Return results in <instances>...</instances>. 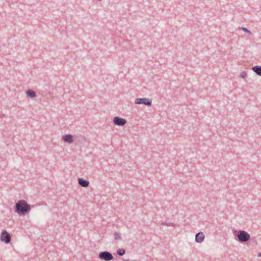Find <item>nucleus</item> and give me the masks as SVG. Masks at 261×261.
<instances>
[{"mask_svg":"<svg viewBox=\"0 0 261 261\" xmlns=\"http://www.w3.org/2000/svg\"><path fill=\"white\" fill-rule=\"evenodd\" d=\"M15 212L19 215H25L31 210V206L24 200H20L15 204Z\"/></svg>","mask_w":261,"mask_h":261,"instance_id":"1","label":"nucleus"},{"mask_svg":"<svg viewBox=\"0 0 261 261\" xmlns=\"http://www.w3.org/2000/svg\"><path fill=\"white\" fill-rule=\"evenodd\" d=\"M237 238L238 240L241 242H246L250 238V234L244 230H240L237 234Z\"/></svg>","mask_w":261,"mask_h":261,"instance_id":"2","label":"nucleus"},{"mask_svg":"<svg viewBox=\"0 0 261 261\" xmlns=\"http://www.w3.org/2000/svg\"><path fill=\"white\" fill-rule=\"evenodd\" d=\"M99 257L105 261H110L113 258V256L111 253L108 251L101 252L99 254Z\"/></svg>","mask_w":261,"mask_h":261,"instance_id":"3","label":"nucleus"},{"mask_svg":"<svg viewBox=\"0 0 261 261\" xmlns=\"http://www.w3.org/2000/svg\"><path fill=\"white\" fill-rule=\"evenodd\" d=\"M135 102L136 104H144L147 106H150L152 103V101L146 98H138L136 99Z\"/></svg>","mask_w":261,"mask_h":261,"instance_id":"4","label":"nucleus"},{"mask_svg":"<svg viewBox=\"0 0 261 261\" xmlns=\"http://www.w3.org/2000/svg\"><path fill=\"white\" fill-rule=\"evenodd\" d=\"M0 239L2 241H4L6 243L8 244L10 242L11 236L7 231L3 230L2 232Z\"/></svg>","mask_w":261,"mask_h":261,"instance_id":"5","label":"nucleus"},{"mask_svg":"<svg viewBox=\"0 0 261 261\" xmlns=\"http://www.w3.org/2000/svg\"><path fill=\"white\" fill-rule=\"evenodd\" d=\"M113 122L116 125L123 126L126 123L127 121L124 118L116 116L113 118Z\"/></svg>","mask_w":261,"mask_h":261,"instance_id":"6","label":"nucleus"},{"mask_svg":"<svg viewBox=\"0 0 261 261\" xmlns=\"http://www.w3.org/2000/svg\"><path fill=\"white\" fill-rule=\"evenodd\" d=\"M204 239V235L202 232H200L196 234L195 241L197 243H201Z\"/></svg>","mask_w":261,"mask_h":261,"instance_id":"7","label":"nucleus"},{"mask_svg":"<svg viewBox=\"0 0 261 261\" xmlns=\"http://www.w3.org/2000/svg\"><path fill=\"white\" fill-rule=\"evenodd\" d=\"M62 139L65 142L71 143L73 142V136L71 135H66L62 137Z\"/></svg>","mask_w":261,"mask_h":261,"instance_id":"8","label":"nucleus"},{"mask_svg":"<svg viewBox=\"0 0 261 261\" xmlns=\"http://www.w3.org/2000/svg\"><path fill=\"white\" fill-rule=\"evenodd\" d=\"M78 182L79 184L83 187H87L89 185L88 181L81 178L78 179Z\"/></svg>","mask_w":261,"mask_h":261,"instance_id":"9","label":"nucleus"},{"mask_svg":"<svg viewBox=\"0 0 261 261\" xmlns=\"http://www.w3.org/2000/svg\"><path fill=\"white\" fill-rule=\"evenodd\" d=\"M252 70L258 75L261 76V66H255L253 67Z\"/></svg>","mask_w":261,"mask_h":261,"instance_id":"10","label":"nucleus"},{"mask_svg":"<svg viewBox=\"0 0 261 261\" xmlns=\"http://www.w3.org/2000/svg\"><path fill=\"white\" fill-rule=\"evenodd\" d=\"M27 96L31 98H34L36 96L35 92L31 90H29L27 92Z\"/></svg>","mask_w":261,"mask_h":261,"instance_id":"11","label":"nucleus"},{"mask_svg":"<svg viewBox=\"0 0 261 261\" xmlns=\"http://www.w3.org/2000/svg\"><path fill=\"white\" fill-rule=\"evenodd\" d=\"M117 253L119 255L122 256L125 254V251L123 249H119L117 250Z\"/></svg>","mask_w":261,"mask_h":261,"instance_id":"12","label":"nucleus"},{"mask_svg":"<svg viewBox=\"0 0 261 261\" xmlns=\"http://www.w3.org/2000/svg\"><path fill=\"white\" fill-rule=\"evenodd\" d=\"M115 239L116 240L121 239L120 233L118 232H115L114 234Z\"/></svg>","mask_w":261,"mask_h":261,"instance_id":"13","label":"nucleus"},{"mask_svg":"<svg viewBox=\"0 0 261 261\" xmlns=\"http://www.w3.org/2000/svg\"><path fill=\"white\" fill-rule=\"evenodd\" d=\"M242 30L243 31H244V32H246V33H248L249 34H251V32L249 30H248L247 29H246V28H242Z\"/></svg>","mask_w":261,"mask_h":261,"instance_id":"14","label":"nucleus"},{"mask_svg":"<svg viewBox=\"0 0 261 261\" xmlns=\"http://www.w3.org/2000/svg\"><path fill=\"white\" fill-rule=\"evenodd\" d=\"M240 76L242 78L245 79L247 76V74L245 72H243Z\"/></svg>","mask_w":261,"mask_h":261,"instance_id":"15","label":"nucleus"},{"mask_svg":"<svg viewBox=\"0 0 261 261\" xmlns=\"http://www.w3.org/2000/svg\"><path fill=\"white\" fill-rule=\"evenodd\" d=\"M258 256H261V252L258 254Z\"/></svg>","mask_w":261,"mask_h":261,"instance_id":"16","label":"nucleus"}]
</instances>
